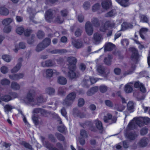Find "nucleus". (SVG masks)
Segmentation results:
<instances>
[{"label": "nucleus", "instance_id": "35", "mask_svg": "<svg viewBox=\"0 0 150 150\" xmlns=\"http://www.w3.org/2000/svg\"><path fill=\"white\" fill-rule=\"evenodd\" d=\"M14 107L9 105H7L5 106L4 107V110L6 113H7L8 112L11 111Z\"/></svg>", "mask_w": 150, "mask_h": 150}, {"label": "nucleus", "instance_id": "59", "mask_svg": "<svg viewBox=\"0 0 150 150\" xmlns=\"http://www.w3.org/2000/svg\"><path fill=\"white\" fill-rule=\"evenodd\" d=\"M35 115L34 114L33 116L32 120L35 124L37 125L38 124V118L37 117H35Z\"/></svg>", "mask_w": 150, "mask_h": 150}, {"label": "nucleus", "instance_id": "2", "mask_svg": "<svg viewBox=\"0 0 150 150\" xmlns=\"http://www.w3.org/2000/svg\"><path fill=\"white\" fill-rule=\"evenodd\" d=\"M150 121V119L148 117H135L129 123L127 129H135L137 125L140 126L142 123L147 125Z\"/></svg>", "mask_w": 150, "mask_h": 150}, {"label": "nucleus", "instance_id": "17", "mask_svg": "<svg viewBox=\"0 0 150 150\" xmlns=\"http://www.w3.org/2000/svg\"><path fill=\"white\" fill-rule=\"evenodd\" d=\"M24 75L22 74H15L9 75V78L13 80H16L22 78Z\"/></svg>", "mask_w": 150, "mask_h": 150}, {"label": "nucleus", "instance_id": "39", "mask_svg": "<svg viewBox=\"0 0 150 150\" xmlns=\"http://www.w3.org/2000/svg\"><path fill=\"white\" fill-rule=\"evenodd\" d=\"M1 99L4 101L8 102L11 100V98L9 95H5L1 97Z\"/></svg>", "mask_w": 150, "mask_h": 150}, {"label": "nucleus", "instance_id": "52", "mask_svg": "<svg viewBox=\"0 0 150 150\" xmlns=\"http://www.w3.org/2000/svg\"><path fill=\"white\" fill-rule=\"evenodd\" d=\"M56 136L57 137V139L63 141L64 139V137L60 134H56Z\"/></svg>", "mask_w": 150, "mask_h": 150}, {"label": "nucleus", "instance_id": "41", "mask_svg": "<svg viewBox=\"0 0 150 150\" xmlns=\"http://www.w3.org/2000/svg\"><path fill=\"white\" fill-rule=\"evenodd\" d=\"M140 21L142 22L147 23L148 21V18L144 15H141L140 16Z\"/></svg>", "mask_w": 150, "mask_h": 150}, {"label": "nucleus", "instance_id": "23", "mask_svg": "<svg viewBox=\"0 0 150 150\" xmlns=\"http://www.w3.org/2000/svg\"><path fill=\"white\" fill-rule=\"evenodd\" d=\"M46 74L47 76L51 77L52 76L53 74H55L57 75L59 74V73L57 72L55 70H52L51 69H49L46 71Z\"/></svg>", "mask_w": 150, "mask_h": 150}, {"label": "nucleus", "instance_id": "26", "mask_svg": "<svg viewBox=\"0 0 150 150\" xmlns=\"http://www.w3.org/2000/svg\"><path fill=\"white\" fill-rule=\"evenodd\" d=\"M74 46L76 48H79L82 46V43L80 40H75L72 41Z\"/></svg>", "mask_w": 150, "mask_h": 150}, {"label": "nucleus", "instance_id": "8", "mask_svg": "<svg viewBox=\"0 0 150 150\" xmlns=\"http://www.w3.org/2000/svg\"><path fill=\"white\" fill-rule=\"evenodd\" d=\"M43 144L49 150H64L62 146L60 143H57V146L59 149L56 148H53L51 145L48 142H43Z\"/></svg>", "mask_w": 150, "mask_h": 150}, {"label": "nucleus", "instance_id": "20", "mask_svg": "<svg viewBox=\"0 0 150 150\" xmlns=\"http://www.w3.org/2000/svg\"><path fill=\"white\" fill-rule=\"evenodd\" d=\"M33 112L35 114H40L45 116L47 113L44 109L39 108L35 109L33 111Z\"/></svg>", "mask_w": 150, "mask_h": 150}, {"label": "nucleus", "instance_id": "42", "mask_svg": "<svg viewBox=\"0 0 150 150\" xmlns=\"http://www.w3.org/2000/svg\"><path fill=\"white\" fill-rule=\"evenodd\" d=\"M1 83L3 85H8L10 83V81L6 79H4L1 80Z\"/></svg>", "mask_w": 150, "mask_h": 150}, {"label": "nucleus", "instance_id": "49", "mask_svg": "<svg viewBox=\"0 0 150 150\" xmlns=\"http://www.w3.org/2000/svg\"><path fill=\"white\" fill-rule=\"evenodd\" d=\"M148 132V129L146 128H142L140 131V134L141 135H143L146 134Z\"/></svg>", "mask_w": 150, "mask_h": 150}, {"label": "nucleus", "instance_id": "25", "mask_svg": "<svg viewBox=\"0 0 150 150\" xmlns=\"http://www.w3.org/2000/svg\"><path fill=\"white\" fill-rule=\"evenodd\" d=\"M57 82L61 85H64L66 84L67 80L63 76H59L58 78Z\"/></svg>", "mask_w": 150, "mask_h": 150}, {"label": "nucleus", "instance_id": "44", "mask_svg": "<svg viewBox=\"0 0 150 150\" xmlns=\"http://www.w3.org/2000/svg\"><path fill=\"white\" fill-rule=\"evenodd\" d=\"M97 71L100 74H102L104 73V69L102 66H100L98 67Z\"/></svg>", "mask_w": 150, "mask_h": 150}, {"label": "nucleus", "instance_id": "19", "mask_svg": "<svg viewBox=\"0 0 150 150\" xmlns=\"http://www.w3.org/2000/svg\"><path fill=\"white\" fill-rule=\"evenodd\" d=\"M52 11L51 10H50L47 11L45 15V18L46 20L49 22L51 21L52 18Z\"/></svg>", "mask_w": 150, "mask_h": 150}, {"label": "nucleus", "instance_id": "18", "mask_svg": "<svg viewBox=\"0 0 150 150\" xmlns=\"http://www.w3.org/2000/svg\"><path fill=\"white\" fill-rule=\"evenodd\" d=\"M94 123L95 124L97 128L99 131L100 133H102L103 131V127L101 122L97 120L94 121Z\"/></svg>", "mask_w": 150, "mask_h": 150}, {"label": "nucleus", "instance_id": "7", "mask_svg": "<svg viewBox=\"0 0 150 150\" xmlns=\"http://www.w3.org/2000/svg\"><path fill=\"white\" fill-rule=\"evenodd\" d=\"M91 84H93L95 83L97 81V80L95 78L93 77H90L89 76H86L85 77L84 80L82 82V85L83 86H86V87L88 86L87 84H88L90 82Z\"/></svg>", "mask_w": 150, "mask_h": 150}, {"label": "nucleus", "instance_id": "54", "mask_svg": "<svg viewBox=\"0 0 150 150\" xmlns=\"http://www.w3.org/2000/svg\"><path fill=\"white\" fill-rule=\"evenodd\" d=\"M100 7L99 4L97 3L94 5L92 7V10L93 11H95L98 9Z\"/></svg>", "mask_w": 150, "mask_h": 150}, {"label": "nucleus", "instance_id": "36", "mask_svg": "<svg viewBox=\"0 0 150 150\" xmlns=\"http://www.w3.org/2000/svg\"><path fill=\"white\" fill-rule=\"evenodd\" d=\"M21 66V63H18L16 66L11 70V72L13 73L17 72L20 69Z\"/></svg>", "mask_w": 150, "mask_h": 150}, {"label": "nucleus", "instance_id": "21", "mask_svg": "<svg viewBox=\"0 0 150 150\" xmlns=\"http://www.w3.org/2000/svg\"><path fill=\"white\" fill-rule=\"evenodd\" d=\"M125 136L128 139L133 140L135 139L137 136V135L135 132H131L125 134Z\"/></svg>", "mask_w": 150, "mask_h": 150}, {"label": "nucleus", "instance_id": "53", "mask_svg": "<svg viewBox=\"0 0 150 150\" xmlns=\"http://www.w3.org/2000/svg\"><path fill=\"white\" fill-rule=\"evenodd\" d=\"M84 103V101L82 98H80L78 100V105L79 107L82 106Z\"/></svg>", "mask_w": 150, "mask_h": 150}, {"label": "nucleus", "instance_id": "50", "mask_svg": "<svg viewBox=\"0 0 150 150\" xmlns=\"http://www.w3.org/2000/svg\"><path fill=\"white\" fill-rule=\"evenodd\" d=\"M11 27L10 26H5L4 28V30L5 33H8L11 31Z\"/></svg>", "mask_w": 150, "mask_h": 150}, {"label": "nucleus", "instance_id": "12", "mask_svg": "<svg viewBox=\"0 0 150 150\" xmlns=\"http://www.w3.org/2000/svg\"><path fill=\"white\" fill-rule=\"evenodd\" d=\"M85 29L87 33L89 35H91L93 33V29L90 23L86 22L85 25Z\"/></svg>", "mask_w": 150, "mask_h": 150}, {"label": "nucleus", "instance_id": "60", "mask_svg": "<svg viewBox=\"0 0 150 150\" xmlns=\"http://www.w3.org/2000/svg\"><path fill=\"white\" fill-rule=\"evenodd\" d=\"M44 35V33L42 31H39L38 32L37 36L39 38L41 39L43 37Z\"/></svg>", "mask_w": 150, "mask_h": 150}, {"label": "nucleus", "instance_id": "55", "mask_svg": "<svg viewBox=\"0 0 150 150\" xmlns=\"http://www.w3.org/2000/svg\"><path fill=\"white\" fill-rule=\"evenodd\" d=\"M107 87L104 85L101 86L100 87V91L102 93L106 91L107 90Z\"/></svg>", "mask_w": 150, "mask_h": 150}, {"label": "nucleus", "instance_id": "1", "mask_svg": "<svg viewBox=\"0 0 150 150\" xmlns=\"http://www.w3.org/2000/svg\"><path fill=\"white\" fill-rule=\"evenodd\" d=\"M67 61L69 63L68 65L67 66L68 69L63 67L62 69V71L64 73H66L65 70L67 71L68 70L69 71L67 73L68 76L71 79L75 78L77 77L75 72L77 60L75 57H70L68 58Z\"/></svg>", "mask_w": 150, "mask_h": 150}, {"label": "nucleus", "instance_id": "13", "mask_svg": "<svg viewBox=\"0 0 150 150\" xmlns=\"http://www.w3.org/2000/svg\"><path fill=\"white\" fill-rule=\"evenodd\" d=\"M133 84V82H130L126 84L125 87L124 91L127 93H131L132 90V86Z\"/></svg>", "mask_w": 150, "mask_h": 150}, {"label": "nucleus", "instance_id": "24", "mask_svg": "<svg viewBox=\"0 0 150 150\" xmlns=\"http://www.w3.org/2000/svg\"><path fill=\"white\" fill-rule=\"evenodd\" d=\"M148 142V140L146 138H143L139 141V145L141 147L146 146Z\"/></svg>", "mask_w": 150, "mask_h": 150}, {"label": "nucleus", "instance_id": "33", "mask_svg": "<svg viewBox=\"0 0 150 150\" xmlns=\"http://www.w3.org/2000/svg\"><path fill=\"white\" fill-rule=\"evenodd\" d=\"M117 14V12L115 10H112L107 13L105 16L107 17H111L114 16Z\"/></svg>", "mask_w": 150, "mask_h": 150}, {"label": "nucleus", "instance_id": "32", "mask_svg": "<svg viewBox=\"0 0 150 150\" xmlns=\"http://www.w3.org/2000/svg\"><path fill=\"white\" fill-rule=\"evenodd\" d=\"M11 88L14 90H18L20 89V85L16 82H13L11 83Z\"/></svg>", "mask_w": 150, "mask_h": 150}, {"label": "nucleus", "instance_id": "62", "mask_svg": "<svg viewBox=\"0 0 150 150\" xmlns=\"http://www.w3.org/2000/svg\"><path fill=\"white\" fill-rule=\"evenodd\" d=\"M58 92L59 94H63L64 92V88L63 87L59 88L58 90Z\"/></svg>", "mask_w": 150, "mask_h": 150}, {"label": "nucleus", "instance_id": "63", "mask_svg": "<svg viewBox=\"0 0 150 150\" xmlns=\"http://www.w3.org/2000/svg\"><path fill=\"white\" fill-rule=\"evenodd\" d=\"M81 33V30L80 29H78L75 32V35L78 37L80 36Z\"/></svg>", "mask_w": 150, "mask_h": 150}, {"label": "nucleus", "instance_id": "9", "mask_svg": "<svg viewBox=\"0 0 150 150\" xmlns=\"http://www.w3.org/2000/svg\"><path fill=\"white\" fill-rule=\"evenodd\" d=\"M87 135L86 132L84 130H82L80 131V137L79 138V140L81 145H83L85 143L84 139L87 137Z\"/></svg>", "mask_w": 150, "mask_h": 150}, {"label": "nucleus", "instance_id": "14", "mask_svg": "<svg viewBox=\"0 0 150 150\" xmlns=\"http://www.w3.org/2000/svg\"><path fill=\"white\" fill-rule=\"evenodd\" d=\"M130 50L132 52V55L131 57L132 60L134 61H136L138 57V52L137 50L134 47L131 48Z\"/></svg>", "mask_w": 150, "mask_h": 150}, {"label": "nucleus", "instance_id": "27", "mask_svg": "<svg viewBox=\"0 0 150 150\" xmlns=\"http://www.w3.org/2000/svg\"><path fill=\"white\" fill-rule=\"evenodd\" d=\"M148 29L146 28H143L141 29L140 30L139 34L141 38L144 39V35L147 32Z\"/></svg>", "mask_w": 150, "mask_h": 150}, {"label": "nucleus", "instance_id": "3", "mask_svg": "<svg viewBox=\"0 0 150 150\" xmlns=\"http://www.w3.org/2000/svg\"><path fill=\"white\" fill-rule=\"evenodd\" d=\"M33 93V91L29 92L26 98L24 100L25 103H29L33 105L34 104L39 105L38 103H42L44 102L42 97L41 96L40 97L38 98L37 100H35L33 98L32 93Z\"/></svg>", "mask_w": 150, "mask_h": 150}, {"label": "nucleus", "instance_id": "58", "mask_svg": "<svg viewBox=\"0 0 150 150\" xmlns=\"http://www.w3.org/2000/svg\"><path fill=\"white\" fill-rule=\"evenodd\" d=\"M32 31L30 29L25 30L24 31V35L25 36H28L31 33Z\"/></svg>", "mask_w": 150, "mask_h": 150}, {"label": "nucleus", "instance_id": "28", "mask_svg": "<svg viewBox=\"0 0 150 150\" xmlns=\"http://www.w3.org/2000/svg\"><path fill=\"white\" fill-rule=\"evenodd\" d=\"M116 1L121 5L127 7L129 5L128 1L129 0H115Z\"/></svg>", "mask_w": 150, "mask_h": 150}, {"label": "nucleus", "instance_id": "48", "mask_svg": "<svg viewBox=\"0 0 150 150\" xmlns=\"http://www.w3.org/2000/svg\"><path fill=\"white\" fill-rule=\"evenodd\" d=\"M46 91L47 93L50 95H53L54 92V89L53 88H47Z\"/></svg>", "mask_w": 150, "mask_h": 150}, {"label": "nucleus", "instance_id": "46", "mask_svg": "<svg viewBox=\"0 0 150 150\" xmlns=\"http://www.w3.org/2000/svg\"><path fill=\"white\" fill-rule=\"evenodd\" d=\"M24 31V29L22 27L17 28L16 29V32L18 34H21Z\"/></svg>", "mask_w": 150, "mask_h": 150}, {"label": "nucleus", "instance_id": "34", "mask_svg": "<svg viewBox=\"0 0 150 150\" xmlns=\"http://www.w3.org/2000/svg\"><path fill=\"white\" fill-rule=\"evenodd\" d=\"M12 19L10 18H7L4 20L2 21L3 24L5 26H9L10 24L12 21Z\"/></svg>", "mask_w": 150, "mask_h": 150}, {"label": "nucleus", "instance_id": "47", "mask_svg": "<svg viewBox=\"0 0 150 150\" xmlns=\"http://www.w3.org/2000/svg\"><path fill=\"white\" fill-rule=\"evenodd\" d=\"M1 70L2 73L5 74L8 72V69L7 67L4 66H2L1 68Z\"/></svg>", "mask_w": 150, "mask_h": 150}, {"label": "nucleus", "instance_id": "4", "mask_svg": "<svg viewBox=\"0 0 150 150\" xmlns=\"http://www.w3.org/2000/svg\"><path fill=\"white\" fill-rule=\"evenodd\" d=\"M123 21L122 18H119L117 19L115 21H107L105 22L104 26L100 28V30L102 32H104L106 29L107 26V28H115Z\"/></svg>", "mask_w": 150, "mask_h": 150}, {"label": "nucleus", "instance_id": "51", "mask_svg": "<svg viewBox=\"0 0 150 150\" xmlns=\"http://www.w3.org/2000/svg\"><path fill=\"white\" fill-rule=\"evenodd\" d=\"M92 22L93 24L96 27H97L99 24L98 20L97 18H93Z\"/></svg>", "mask_w": 150, "mask_h": 150}, {"label": "nucleus", "instance_id": "15", "mask_svg": "<svg viewBox=\"0 0 150 150\" xmlns=\"http://www.w3.org/2000/svg\"><path fill=\"white\" fill-rule=\"evenodd\" d=\"M112 5L111 0H104L102 3V5L103 8L107 9L110 7Z\"/></svg>", "mask_w": 150, "mask_h": 150}, {"label": "nucleus", "instance_id": "10", "mask_svg": "<svg viewBox=\"0 0 150 150\" xmlns=\"http://www.w3.org/2000/svg\"><path fill=\"white\" fill-rule=\"evenodd\" d=\"M103 39L102 35L98 33H95L93 35V41L96 44L100 43Z\"/></svg>", "mask_w": 150, "mask_h": 150}, {"label": "nucleus", "instance_id": "30", "mask_svg": "<svg viewBox=\"0 0 150 150\" xmlns=\"http://www.w3.org/2000/svg\"><path fill=\"white\" fill-rule=\"evenodd\" d=\"M98 89V87L95 86L92 88L90 91L87 92V94L88 96H91L95 92L97 91Z\"/></svg>", "mask_w": 150, "mask_h": 150}, {"label": "nucleus", "instance_id": "61", "mask_svg": "<svg viewBox=\"0 0 150 150\" xmlns=\"http://www.w3.org/2000/svg\"><path fill=\"white\" fill-rule=\"evenodd\" d=\"M66 128L64 126H59L58 127V130L61 132H63L66 130Z\"/></svg>", "mask_w": 150, "mask_h": 150}, {"label": "nucleus", "instance_id": "40", "mask_svg": "<svg viewBox=\"0 0 150 150\" xmlns=\"http://www.w3.org/2000/svg\"><path fill=\"white\" fill-rule=\"evenodd\" d=\"M67 51L66 50L62 49L61 50H55L51 52V53L52 54H57L60 53H65L67 52Z\"/></svg>", "mask_w": 150, "mask_h": 150}, {"label": "nucleus", "instance_id": "6", "mask_svg": "<svg viewBox=\"0 0 150 150\" xmlns=\"http://www.w3.org/2000/svg\"><path fill=\"white\" fill-rule=\"evenodd\" d=\"M76 94L74 92L71 93L69 94L67 98L63 102V105L65 106L69 105L71 102L75 99Z\"/></svg>", "mask_w": 150, "mask_h": 150}, {"label": "nucleus", "instance_id": "22", "mask_svg": "<svg viewBox=\"0 0 150 150\" xmlns=\"http://www.w3.org/2000/svg\"><path fill=\"white\" fill-rule=\"evenodd\" d=\"M132 24L126 22H124L121 25V30H124L127 29L131 28L132 27Z\"/></svg>", "mask_w": 150, "mask_h": 150}, {"label": "nucleus", "instance_id": "43", "mask_svg": "<svg viewBox=\"0 0 150 150\" xmlns=\"http://www.w3.org/2000/svg\"><path fill=\"white\" fill-rule=\"evenodd\" d=\"M2 58L4 61L7 62H10L11 59V57L10 56L7 55H3Z\"/></svg>", "mask_w": 150, "mask_h": 150}, {"label": "nucleus", "instance_id": "57", "mask_svg": "<svg viewBox=\"0 0 150 150\" xmlns=\"http://www.w3.org/2000/svg\"><path fill=\"white\" fill-rule=\"evenodd\" d=\"M121 43L122 44L123 46L125 45H127L129 43L128 40L126 39L122 40L121 41Z\"/></svg>", "mask_w": 150, "mask_h": 150}, {"label": "nucleus", "instance_id": "64", "mask_svg": "<svg viewBox=\"0 0 150 150\" xmlns=\"http://www.w3.org/2000/svg\"><path fill=\"white\" fill-rule=\"evenodd\" d=\"M142 84V83H140L139 81H137L134 83V86L136 88H138L140 87Z\"/></svg>", "mask_w": 150, "mask_h": 150}, {"label": "nucleus", "instance_id": "56", "mask_svg": "<svg viewBox=\"0 0 150 150\" xmlns=\"http://www.w3.org/2000/svg\"><path fill=\"white\" fill-rule=\"evenodd\" d=\"M55 21L58 23H61L63 21V19L60 16H58L57 18Z\"/></svg>", "mask_w": 150, "mask_h": 150}, {"label": "nucleus", "instance_id": "29", "mask_svg": "<svg viewBox=\"0 0 150 150\" xmlns=\"http://www.w3.org/2000/svg\"><path fill=\"white\" fill-rule=\"evenodd\" d=\"M9 13V11L7 9L4 7H0V14L3 15H7Z\"/></svg>", "mask_w": 150, "mask_h": 150}, {"label": "nucleus", "instance_id": "16", "mask_svg": "<svg viewBox=\"0 0 150 150\" xmlns=\"http://www.w3.org/2000/svg\"><path fill=\"white\" fill-rule=\"evenodd\" d=\"M115 46L111 42L106 43L104 46V50L105 51H111L114 49Z\"/></svg>", "mask_w": 150, "mask_h": 150}, {"label": "nucleus", "instance_id": "5", "mask_svg": "<svg viewBox=\"0 0 150 150\" xmlns=\"http://www.w3.org/2000/svg\"><path fill=\"white\" fill-rule=\"evenodd\" d=\"M51 42V40L49 38H46L44 40L43 42L40 43L37 46L36 50L39 52L42 50L45 47L49 45Z\"/></svg>", "mask_w": 150, "mask_h": 150}, {"label": "nucleus", "instance_id": "31", "mask_svg": "<svg viewBox=\"0 0 150 150\" xmlns=\"http://www.w3.org/2000/svg\"><path fill=\"white\" fill-rule=\"evenodd\" d=\"M127 108L130 112H132L134 111V103L133 102L130 101L128 102L127 105Z\"/></svg>", "mask_w": 150, "mask_h": 150}, {"label": "nucleus", "instance_id": "37", "mask_svg": "<svg viewBox=\"0 0 150 150\" xmlns=\"http://www.w3.org/2000/svg\"><path fill=\"white\" fill-rule=\"evenodd\" d=\"M42 65L43 66L51 67L53 65L52 62L51 60L47 61L42 63Z\"/></svg>", "mask_w": 150, "mask_h": 150}, {"label": "nucleus", "instance_id": "45", "mask_svg": "<svg viewBox=\"0 0 150 150\" xmlns=\"http://www.w3.org/2000/svg\"><path fill=\"white\" fill-rule=\"evenodd\" d=\"M112 57L111 56H109L108 57L105 58L104 59L105 63L107 65H110L111 64V59Z\"/></svg>", "mask_w": 150, "mask_h": 150}, {"label": "nucleus", "instance_id": "38", "mask_svg": "<svg viewBox=\"0 0 150 150\" xmlns=\"http://www.w3.org/2000/svg\"><path fill=\"white\" fill-rule=\"evenodd\" d=\"M135 68L136 66L135 65H132L131 66L130 70L127 72L125 73L124 74L125 75H126L132 73L135 70Z\"/></svg>", "mask_w": 150, "mask_h": 150}, {"label": "nucleus", "instance_id": "11", "mask_svg": "<svg viewBox=\"0 0 150 150\" xmlns=\"http://www.w3.org/2000/svg\"><path fill=\"white\" fill-rule=\"evenodd\" d=\"M104 120L105 122H111V123L115 122L116 120V118L112 117L111 115L108 114L107 116L104 117Z\"/></svg>", "mask_w": 150, "mask_h": 150}]
</instances>
